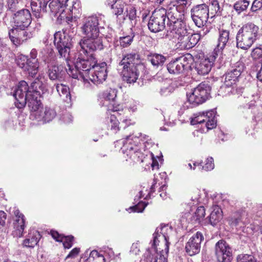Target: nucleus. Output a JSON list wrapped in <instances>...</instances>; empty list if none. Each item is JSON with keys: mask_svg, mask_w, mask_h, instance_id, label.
<instances>
[{"mask_svg": "<svg viewBox=\"0 0 262 262\" xmlns=\"http://www.w3.org/2000/svg\"><path fill=\"white\" fill-rule=\"evenodd\" d=\"M40 237L41 235L38 231H30L28 237L23 241V245L26 247L33 248L37 244Z\"/></svg>", "mask_w": 262, "mask_h": 262, "instance_id": "7c9ffc66", "label": "nucleus"}, {"mask_svg": "<svg viewBox=\"0 0 262 262\" xmlns=\"http://www.w3.org/2000/svg\"><path fill=\"white\" fill-rule=\"evenodd\" d=\"M47 73L50 80H59L63 78L66 71L61 65L50 64L48 66Z\"/></svg>", "mask_w": 262, "mask_h": 262, "instance_id": "bb28decb", "label": "nucleus"}, {"mask_svg": "<svg viewBox=\"0 0 262 262\" xmlns=\"http://www.w3.org/2000/svg\"><path fill=\"white\" fill-rule=\"evenodd\" d=\"M6 89V93L8 95H12L16 100V83L14 81H10Z\"/></svg>", "mask_w": 262, "mask_h": 262, "instance_id": "a18cd8bd", "label": "nucleus"}, {"mask_svg": "<svg viewBox=\"0 0 262 262\" xmlns=\"http://www.w3.org/2000/svg\"><path fill=\"white\" fill-rule=\"evenodd\" d=\"M140 249L137 243H134L132 245L130 252L134 254L137 255L140 252Z\"/></svg>", "mask_w": 262, "mask_h": 262, "instance_id": "680f3d73", "label": "nucleus"}, {"mask_svg": "<svg viewBox=\"0 0 262 262\" xmlns=\"http://www.w3.org/2000/svg\"><path fill=\"white\" fill-rule=\"evenodd\" d=\"M173 8L177 10L179 12L181 13V14L184 16V14L187 8L180 6H178V5L176 4L173 6Z\"/></svg>", "mask_w": 262, "mask_h": 262, "instance_id": "0e129e2a", "label": "nucleus"}, {"mask_svg": "<svg viewBox=\"0 0 262 262\" xmlns=\"http://www.w3.org/2000/svg\"><path fill=\"white\" fill-rule=\"evenodd\" d=\"M17 237L23 236L24 230L26 227V220L25 216L22 213L17 212Z\"/></svg>", "mask_w": 262, "mask_h": 262, "instance_id": "c9c22d12", "label": "nucleus"}, {"mask_svg": "<svg viewBox=\"0 0 262 262\" xmlns=\"http://www.w3.org/2000/svg\"><path fill=\"white\" fill-rule=\"evenodd\" d=\"M109 119L108 127L114 133H117L119 130V121L114 115H111Z\"/></svg>", "mask_w": 262, "mask_h": 262, "instance_id": "c03bdc74", "label": "nucleus"}, {"mask_svg": "<svg viewBox=\"0 0 262 262\" xmlns=\"http://www.w3.org/2000/svg\"><path fill=\"white\" fill-rule=\"evenodd\" d=\"M249 5V2L247 0H238L233 6L234 9L238 13L246 10Z\"/></svg>", "mask_w": 262, "mask_h": 262, "instance_id": "ea45409f", "label": "nucleus"}, {"mask_svg": "<svg viewBox=\"0 0 262 262\" xmlns=\"http://www.w3.org/2000/svg\"><path fill=\"white\" fill-rule=\"evenodd\" d=\"M117 91L114 89H109L105 91L102 95L104 99V105L108 107V109L113 112L119 111L118 106L120 105H116V99L117 98Z\"/></svg>", "mask_w": 262, "mask_h": 262, "instance_id": "5701e85b", "label": "nucleus"}, {"mask_svg": "<svg viewBox=\"0 0 262 262\" xmlns=\"http://www.w3.org/2000/svg\"><path fill=\"white\" fill-rule=\"evenodd\" d=\"M139 58L138 54L131 53L126 54L119 63L122 69L123 79L128 83H135L139 76Z\"/></svg>", "mask_w": 262, "mask_h": 262, "instance_id": "423d86ee", "label": "nucleus"}, {"mask_svg": "<svg viewBox=\"0 0 262 262\" xmlns=\"http://www.w3.org/2000/svg\"><path fill=\"white\" fill-rule=\"evenodd\" d=\"M117 1V0H106L105 4L108 6L111 7L112 9H114Z\"/></svg>", "mask_w": 262, "mask_h": 262, "instance_id": "69168bd1", "label": "nucleus"}, {"mask_svg": "<svg viewBox=\"0 0 262 262\" xmlns=\"http://www.w3.org/2000/svg\"><path fill=\"white\" fill-rule=\"evenodd\" d=\"M105 253L108 254L110 258H113L114 256V252L113 250L111 248H107L105 251Z\"/></svg>", "mask_w": 262, "mask_h": 262, "instance_id": "338daca9", "label": "nucleus"}, {"mask_svg": "<svg viewBox=\"0 0 262 262\" xmlns=\"http://www.w3.org/2000/svg\"><path fill=\"white\" fill-rule=\"evenodd\" d=\"M229 39V31L225 29H220L217 48L214 50V53H216V50H222L224 49L225 47L227 45Z\"/></svg>", "mask_w": 262, "mask_h": 262, "instance_id": "c756f323", "label": "nucleus"}, {"mask_svg": "<svg viewBox=\"0 0 262 262\" xmlns=\"http://www.w3.org/2000/svg\"><path fill=\"white\" fill-rule=\"evenodd\" d=\"M16 0H8L7 4L9 10L13 13V17L10 21V26L8 27L9 29V38L14 45L16 40L15 30L16 29V20L15 16H16Z\"/></svg>", "mask_w": 262, "mask_h": 262, "instance_id": "a878e982", "label": "nucleus"}, {"mask_svg": "<svg viewBox=\"0 0 262 262\" xmlns=\"http://www.w3.org/2000/svg\"><path fill=\"white\" fill-rule=\"evenodd\" d=\"M204 239L202 233L197 232L191 236L185 245L186 253L190 256H193L199 253L201 249V244Z\"/></svg>", "mask_w": 262, "mask_h": 262, "instance_id": "aec40b11", "label": "nucleus"}, {"mask_svg": "<svg viewBox=\"0 0 262 262\" xmlns=\"http://www.w3.org/2000/svg\"><path fill=\"white\" fill-rule=\"evenodd\" d=\"M217 56L216 53H213L210 58L201 59L196 63L195 69L199 75H204L209 73L213 64V61Z\"/></svg>", "mask_w": 262, "mask_h": 262, "instance_id": "393cba45", "label": "nucleus"}, {"mask_svg": "<svg viewBox=\"0 0 262 262\" xmlns=\"http://www.w3.org/2000/svg\"><path fill=\"white\" fill-rule=\"evenodd\" d=\"M56 89L59 96L68 103L71 102V97L69 86L63 84H56Z\"/></svg>", "mask_w": 262, "mask_h": 262, "instance_id": "473e14b6", "label": "nucleus"}, {"mask_svg": "<svg viewBox=\"0 0 262 262\" xmlns=\"http://www.w3.org/2000/svg\"><path fill=\"white\" fill-rule=\"evenodd\" d=\"M174 91L170 80H166L164 85L161 88L160 93L162 96H167Z\"/></svg>", "mask_w": 262, "mask_h": 262, "instance_id": "a19ab883", "label": "nucleus"}, {"mask_svg": "<svg viewBox=\"0 0 262 262\" xmlns=\"http://www.w3.org/2000/svg\"><path fill=\"white\" fill-rule=\"evenodd\" d=\"M166 188H167V187L165 185H163L160 188V190H159L160 196L163 199H166L167 198V194L166 191Z\"/></svg>", "mask_w": 262, "mask_h": 262, "instance_id": "13d9d810", "label": "nucleus"}, {"mask_svg": "<svg viewBox=\"0 0 262 262\" xmlns=\"http://www.w3.org/2000/svg\"><path fill=\"white\" fill-rule=\"evenodd\" d=\"M191 200L193 202V204L198 203L205 204L207 201L206 194L205 192L201 190L195 189L193 190L191 193Z\"/></svg>", "mask_w": 262, "mask_h": 262, "instance_id": "f704fd0d", "label": "nucleus"}, {"mask_svg": "<svg viewBox=\"0 0 262 262\" xmlns=\"http://www.w3.org/2000/svg\"><path fill=\"white\" fill-rule=\"evenodd\" d=\"M202 162L198 164V167L200 170H203L206 171H210L214 169V164L213 158L209 157H208L204 165H202Z\"/></svg>", "mask_w": 262, "mask_h": 262, "instance_id": "58836bf2", "label": "nucleus"}, {"mask_svg": "<svg viewBox=\"0 0 262 262\" xmlns=\"http://www.w3.org/2000/svg\"><path fill=\"white\" fill-rule=\"evenodd\" d=\"M105 258L102 254H100L96 250L92 251L86 259L85 262H104Z\"/></svg>", "mask_w": 262, "mask_h": 262, "instance_id": "4c0bfd02", "label": "nucleus"}, {"mask_svg": "<svg viewBox=\"0 0 262 262\" xmlns=\"http://www.w3.org/2000/svg\"><path fill=\"white\" fill-rule=\"evenodd\" d=\"M237 262H258L252 255L241 254L237 257Z\"/></svg>", "mask_w": 262, "mask_h": 262, "instance_id": "49530a36", "label": "nucleus"}, {"mask_svg": "<svg viewBox=\"0 0 262 262\" xmlns=\"http://www.w3.org/2000/svg\"><path fill=\"white\" fill-rule=\"evenodd\" d=\"M47 78L43 73L40 74L31 83L28 92L29 107L33 110H37L41 104L42 94L47 91Z\"/></svg>", "mask_w": 262, "mask_h": 262, "instance_id": "0eeeda50", "label": "nucleus"}, {"mask_svg": "<svg viewBox=\"0 0 262 262\" xmlns=\"http://www.w3.org/2000/svg\"><path fill=\"white\" fill-rule=\"evenodd\" d=\"M30 91L27 83L25 81H21L17 85V108H21L25 106L27 101L29 103L28 92Z\"/></svg>", "mask_w": 262, "mask_h": 262, "instance_id": "b1692460", "label": "nucleus"}, {"mask_svg": "<svg viewBox=\"0 0 262 262\" xmlns=\"http://www.w3.org/2000/svg\"><path fill=\"white\" fill-rule=\"evenodd\" d=\"M80 252V249L78 248H74L67 255L66 259L71 258H73L76 257Z\"/></svg>", "mask_w": 262, "mask_h": 262, "instance_id": "4d7b16f0", "label": "nucleus"}, {"mask_svg": "<svg viewBox=\"0 0 262 262\" xmlns=\"http://www.w3.org/2000/svg\"><path fill=\"white\" fill-rule=\"evenodd\" d=\"M31 110V116L34 117L38 121H43L45 122H48L51 121L56 115V113L54 110L50 107H46L43 113L42 112V103L40 105L37 110Z\"/></svg>", "mask_w": 262, "mask_h": 262, "instance_id": "4be33fe9", "label": "nucleus"}, {"mask_svg": "<svg viewBox=\"0 0 262 262\" xmlns=\"http://www.w3.org/2000/svg\"><path fill=\"white\" fill-rule=\"evenodd\" d=\"M168 20L169 29L167 31H173L177 30L178 26H186L185 23L183 21L184 16L179 12L173 7L170 8L168 12H166V18ZM179 26V28H180Z\"/></svg>", "mask_w": 262, "mask_h": 262, "instance_id": "6ab92c4d", "label": "nucleus"}, {"mask_svg": "<svg viewBox=\"0 0 262 262\" xmlns=\"http://www.w3.org/2000/svg\"><path fill=\"white\" fill-rule=\"evenodd\" d=\"M191 17L195 25L200 28L207 23L209 17V8L205 4L196 5L191 9Z\"/></svg>", "mask_w": 262, "mask_h": 262, "instance_id": "4468645a", "label": "nucleus"}, {"mask_svg": "<svg viewBox=\"0 0 262 262\" xmlns=\"http://www.w3.org/2000/svg\"><path fill=\"white\" fill-rule=\"evenodd\" d=\"M211 9L214 11L215 13L221 12V7L217 0H212L211 2Z\"/></svg>", "mask_w": 262, "mask_h": 262, "instance_id": "864d4df0", "label": "nucleus"}, {"mask_svg": "<svg viewBox=\"0 0 262 262\" xmlns=\"http://www.w3.org/2000/svg\"><path fill=\"white\" fill-rule=\"evenodd\" d=\"M177 30L172 32L167 31L165 38L177 43L178 47L181 49H189L193 48L200 39V34H191L189 33L186 26H181Z\"/></svg>", "mask_w": 262, "mask_h": 262, "instance_id": "39448f33", "label": "nucleus"}, {"mask_svg": "<svg viewBox=\"0 0 262 262\" xmlns=\"http://www.w3.org/2000/svg\"><path fill=\"white\" fill-rule=\"evenodd\" d=\"M262 7V0H254L252 5L251 10L255 12Z\"/></svg>", "mask_w": 262, "mask_h": 262, "instance_id": "5fc2aeb1", "label": "nucleus"}, {"mask_svg": "<svg viewBox=\"0 0 262 262\" xmlns=\"http://www.w3.org/2000/svg\"><path fill=\"white\" fill-rule=\"evenodd\" d=\"M6 214L5 212L0 210V229L5 224Z\"/></svg>", "mask_w": 262, "mask_h": 262, "instance_id": "bf43d9fd", "label": "nucleus"}, {"mask_svg": "<svg viewBox=\"0 0 262 262\" xmlns=\"http://www.w3.org/2000/svg\"><path fill=\"white\" fill-rule=\"evenodd\" d=\"M147 206V204L143 202H140L137 205L130 207L129 209L133 212H142Z\"/></svg>", "mask_w": 262, "mask_h": 262, "instance_id": "09e8293b", "label": "nucleus"}, {"mask_svg": "<svg viewBox=\"0 0 262 262\" xmlns=\"http://www.w3.org/2000/svg\"><path fill=\"white\" fill-rule=\"evenodd\" d=\"M230 92L233 95H237L239 97L243 93V89L242 88H236L232 87Z\"/></svg>", "mask_w": 262, "mask_h": 262, "instance_id": "052dcab7", "label": "nucleus"}, {"mask_svg": "<svg viewBox=\"0 0 262 262\" xmlns=\"http://www.w3.org/2000/svg\"><path fill=\"white\" fill-rule=\"evenodd\" d=\"M102 39L101 37H86L82 38L77 47L78 53L75 56V60L80 58L90 59V56H93L92 53L103 49Z\"/></svg>", "mask_w": 262, "mask_h": 262, "instance_id": "9d476101", "label": "nucleus"}, {"mask_svg": "<svg viewBox=\"0 0 262 262\" xmlns=\"http://www.w3.org/2000/svg\"><path fill=\"white\" fill-rule=\"evenodd\" d=\"M134 35L133 34L130 35L120 37L119 38V43L121 47L123 48H126L130 46L133 42Z\"/></svg>", "mask_w": 262, "mask_h": 262, "instance_id": "37998d69", "label": "nucleus"}, {"mask_svg": "<svg viewBox=\"0 0 262 262\" xmlns=\"http://www.w3.org/2000/svg\"><path fill=\"white\" fill-rule=\"evenodd\" d=\"M211 213L207 219L213 226L216 225L223 219V211L218 205H213L211 208Z\"/></svg>", "mask_w": 262, "mask_h": 262, "instance_id": "c85d7f7f", "label": "nucleus"}, {"mask_svg": "<svg viewBox=\"0 0 262 262\" xmlns=\"http://www.w3.org/2000/svg\"><path fill=\"white\" fill-rule=\"evenodd\" d=\"M73 31L71 33L69 29H66L54 34V45L60 57H64L66 60L69 57L70 49L73 45Z\"/></svg>", "mask_w": 262, "mask_h": 262, "instance_id": "9b49d317", "label": "nucleus"}, {"mask_svg": "<svg viewBox=\"0 0 262 262\" xmlns=\"http://www.w3.org/2000/svg\"><path fill=\"white\" fill-rule=\"evenodd\" d=\"M138 135H129L122 140L123 145L121 151L123 157L130 164L143 162L145 158L143 151L153 145L152 139L149 136L142 133H139Z\"/></svg>", "mask_w": 262, "mask_h": 262, "instance_id": "7ed1b4c3", "label": "nucleus"}, {"mask_svg": "<svg viewBox=\"0 0 262 262\" xmlns=\"http://www.w3.org/2000/svg\"><path fill=\"white\" fill-rule=\"evenodd\" d=\"M206 123L205 126L208 129H211L216 126V120L214 110L206 112H199L194 115V117L191 120L192 125Z\"/></svg>", "mask_w": 262, "mask_h": 262, "instance_id": "2eb2a0df", "label": "nucleus"}, {"mask_svg": "<svg viewBox=\"0 0 262 262\" xmlns=\"http://www.w3.org/2000/svg\"><path fill=\"white\" fill-rule=\"evenodd\" d=\"M205 215V210L203 206H200L197 208L194 215H193V220L200 222L201 220L203 219Z\"/></svg>", "mask_w": 262, "mask_h": 262, "instance_id": "de8ad7c7", "label": "nucleus"}, {"mask_svg": "<svg viewBox=\"0 0 262 262\" xmlns=\"http://www.w3.org/2000/svg\"><path fill=\"white\" fill-rule=\"evenodd\" d=\"M25 29H20V31L17 30V43H21L24 41L27 40L28 38H30L32 37L31 33L28 32Z\"/></svg>", "mask_w": 262, "mask_h": 262, "instance_id": "79ce46f5", "label": "nucleus"}, {"mask_svg": "<svg viewBox=\"0 0 262 262\" xmlns=\"http://www.w3.org/2000/svg\"><path fill=\"white\" fill-rule=\"evenodd\" d=\"M215 255L219 262L231 261L232 251L226 241L220 240L216 244Z\"/></svg>", "mask_w": 262, "mask_h": 262, "instance_id": "f3484780", "label": "nucleus"}, {"mask_svg": "<svg viewBox=\"0 0 262 262\" xmlns=\"http://www.w3.org/2000/svg\"><path fill=\"white\" fill-rule=\"evenodd\" d=\"M257 78L260 81H262V62L260 69L257 73Z\"/></svg>", "mask_w": 262, "mask_h": 262, "instance_id": "774afa93", "label": "nucleus"}, {"mask_svg": "<svg viewBox=\"0 0 262 262\" xmlns=\"http://www.w3.org/2000/svg\"><path fill=\"white\" fill-rule=\"evenodd\" d=\"M36 55V50L33 49L30 53L32 58L28 59L27 56L22 54L17 56V66L28 72L29 76L32 77H34L38 72L39 66L37 59H35Z\"/></svg>", "mask_w": 262, "mask_h": 262, "instance_id": "ddd939ff", "label": "nucleus"}, {"mask_svg": "<svg viewBox=\"0 0 262 262\" xmlns=\"http://www.w3.org/2000/svg\"><path fill=\"white\" fill-rule=\"evenodd\" d=\"M97 61L94 56H90V59L80 58L74 61V68L69 65L66 70L69 75L75 79L81 78L85 87H88L89 79L94 84H98L105 80L107 77V64L102 62L96 64Z\"/></svg>", "mask_w": 262, "mask_h": 262, "instance_id": "f257e3e1", "label": "nucleus"}, {"mask_svg": "<svg viewBox=\"0 0 262 262\" xmlns=\"http://www.w3.org/2000/svg\"><path fill=\"white\" fill-rule=\"evenodd\" d=\"M60 119L64 123L68 124L73 121V117L70 113L66 111L60 116Z\"/></svg>", "mask_w": 262, "mask_h": 262, "instance_id": "8fccbe9b", "label": "nucleus"}, {"mask_svg": "<svg viewBox=\"0 0 262 262\" xmlns=\"http://www.w3.org/2000/svg\"><path fill=\"white\" fill-rule=\"evenodd\" d=\"M190 67L188 59L182 56L172 61L167 64L168 72L172 74H179Z\"/></svg>", "mask_w": 262, "mask_h": 262, "instance_id": "412c9836", "label": "nucleus"}, {"mask_svg": "<svg viewBox=\"0 0 262 262\" xmlns=\"http://www.w3.org/2000/svg\"><path fill=\"white\" fill-rule=\"evenodd\" d=\"M138 102L135 100H131L129 102L128 105L127 106L129 111L135 112L137 110Z\"/></svg>", "mask_w": 262, "mask_h": 262, "instance_id": "6e6d98bb", "label": "nucleus"}, {"mask_svg": "<svg viewBox=\"0 0 262 262\" xmlns=\"http://www.w3.org/2000/svg\"><path fill=\"white\" fill-rule=\"evenodd\" d=\"M210 91L211 88L207 83H201L187 94V100L181 106V110L184 111L203 103L208 99Z\"/></svg>", "mask_w": 262, "mask_h": 262, "instance_id": "1a4fd4ad", "label": "nucleus"}, {"mask_svg": "<svg viewBox=\"0 0 262 262\" xmlns=\"http://www.w3.org/2000/svg\"><path fill=\"white\" fill-rule=\"evenodd\" d=\"M31 21V14L28 9H23L17 11V29L27 28Z\"/></svg>", "mask_w": 262, "mask_h": 262, "instance_id": "cd10ccee", "label": "nucleus"}, {"mask_svg": "<svg viewBox=\"0 0 262 262\" xmlns=\"http://www.w3.org/2000/svg\"><path fill=\"white\" fill-rule=\"evenodd\" d=\"M104 16L92 15L85 18L81 27V31L86 37H95L99 35V28H103Z\"/></svg>", "mask_w": 262, "mask_h": 262, "instance_id": "f8f14e48", "label": "nucleus"}, {"mask_svg": "<svg viewBox=\"0 0 262 262\" xmlns=\"http://www.w3.org/2000/svg\"><path fill=\"white\" fill-rule=\"evenodd\" d=\"M244 64L241 62H236L224 75V85L228 88L235 83L239 76L244 70Z\"/></svg>", "mask_w": 262, "mask_h": 262, "instance_id": "a211bd4d", "label": "nucleus"}, {"mask_svg": "<svg viewBox=\"0 0 262 262\" xmlns=\"http://www.w3.org/2000/svg\"><path fill=\"white\" fill-rule=\"evenodd\" d=\"M166 11L165 9L159 10L152 13L148 23L149 29L152 32H158L165 27Z\"/></svg>", "mask_w": 262, "mask_h": 262, "instance_id": "dca6fc26", "label": "nucleus"}, {"mask_svg": "<svg viewBox=\"0 0 262 262\" xmlns=\"http://www.w3.org/2000/svg\"><path fill=\"white\" fill-rule=\"evenodd\" d=\"M137 11L135 7L129 6L126 8L125 13L126 17L131 21L132 25H136L137 21Z\"/></svg>", "mask_w": 262, "mask_h": 262, "instance_id": "e433bc0d", "label": "nucleus"}, {"mask_svg": "<svg viewBox=\"0 0 262 262\" xmlns=\"http://www.w3.org/2000/svg\"><path fill=\"white\" fill-rule=\"evenodd\" d=\"M251 56L254 59H258L262 57V48L257 47L253 49Z\"/></svg>", "mask_w": 262, "mask_h": 262, "instance_id": "603ef678", "label": "nucleus"}, {"mask_svg": "<svg viewBox=\"0 0 262 262\" xmlns=\"http://www.w3.org/2000/svg\"><path fill=\"white\" fill-rule=\"evenodd\" d=\"M259 28L252 23L244 25L238 31L236 39V46L242 49H249L256 40Z\"/></svg>", "mask_w": 262, "mask_h": 262, "instance_id": "6e6552de", "label": "nucleus"}, {"mask_svg": "<svg viewBox=\"0 0 262 262\" xmlns=\"http://www.w3.org/2000/svg\"><path fill=\"white\" fill-rule=\"evenodd\" d=\"M52 0H31L32 10L36 12L45 11L48 3L51 11L55 13H60L61 17H63V12L66 10L69 12V15L66 16L68 21L74 17H78L80 13V5L78 0H57V2Z\"/></svg>", "mask_w": 262, "mask_h": 262, "instance_id": "20e7f679", "label": "nucleus"}, {"mask_svg": "<svg viewBox=\"0 0 262 262\" xmlns=\"http://www.w3.org/2000/svg\"><path fill=\"white\" fill-rule=\"evenodd\" d=\"M147 59L155 68L162 67L166 61V57L160 54H151L148 56Z\"/></svg>", "mask_w": 262, "mask_h": 262, "instance_id": "72a5a7b5", "label": "nucleus"}, {"mask_svg": "<svg viewBox=\"0 0 262 262\" xmlns=\"http://www.w3.org/2000/svg\"><path fill=\"white\" fill-rule=\"evenodd\" d=\"M51 234L56 241L62 242L65 248L69 249L72 246L74 239L73 236H64L54 230L51 231Z\"/></svg>", "mask_w": 262, "mask_h": 262, "instance_id": "2f4dec72", "label": "nucleus"}, {"mask_svg": "<svg viewBox=\"0 0 262 262\" xmlns=\"http://www.w3.org/2000/svg\"><path fill=\"white\" fill-rule=\"evenodd\" d=\"M171 231L172 229L168 225L157 228L153 234L151 247L146 251L140 262H167L168 234Z\"/></svg>", "mask_w": 262, "mask_h": 262, "instance_id": "f03ea898", "label": "nucleus"}, {"mask_svg": "<svg viewBox=\"0 0 262 262\" xmlns=\"http://www.w3.org/2000/svg\"><path fill=\"white\" fill-rule=\"evenodd\" d=\"M243 222L242 217L238 214H236L234 216L232 217L229 221V224L232 226H236L240 223Z\"/></svg>", "mask_w": 262, "mask_h": 262, "instance_id": "3c124183", "label": "nucleus"}, {"mask_svg": "<svg viewBox=\"0 0 262 262\" xmlns=\"http://www.w3.org/2000/svg\"><path fill=\"white\" fill-rule=\"evenodd\" d=\"M176 4L178 5V6H180L181 7L187 8L188 2L187 0H177Z\"/></svg>", "mask_w": 262, "mask_h": 262, "instance_id": "e2e57ef3", "label": "nucleus"}]
</instances>
